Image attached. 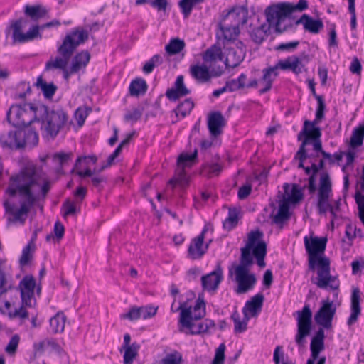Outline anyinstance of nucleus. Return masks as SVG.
<instances>
[{"instance_id":"f257e3e1","label":"nucleus","mask_w":364,"mask_h":364,"mask_svg":"<svg viewBox=\"0 0 364 364\" xmlns=\"http://www.w3.org/2000/svg\"><path fill=\"white\" fill-rule=\"evenodd\" d=\"M50 188V182L41 177L33 164L11 176L6 190L9 198L4 202L6 213L11 216L9 220L23 224L40 193L45 197Z\"/></svg>"},{"instance_id":"f03ea898","label":"nucleus","mask_w":364,"mask_h":364,"mask_svg":"<svg viewBox=\"0 0 364 364\" xmlns=\"http://www.w3.org/2000/svg\"><path fill=\"white\" fill-rule=\"evenodd\" d=\"M304 246L309 255V269L315 270L317 267V277L311 279L312 283L318 288L338 290L340 282L337 277L331 276L330 272V259L326 257H321L326 250L327 239L318 237L311 235L304 238Z\"/></svg>"},{"instance_id":"7ed1b4c3","label":"nucleus","mask_w":364,"mask_h":364,"mask_svg":"<svg viewBox=\"0 0 364 364\" xmlns=\"http://www.w3.org/2000/svg\"><path fill=\"white\" fill-rule=\"evenodd\" d=\"M88 37V30L82 28H75L67 33L57 49L58 55L51 58L46 62L45 71L62 70L65 80H68L71 75L77 73L72 71L71 66L68 69V65L75 50L80 44L84 43Z\"/></svg>"},{"instance_id":"20e7f679","label":"nucleus","mask_w":364,"mask_h":364,"mask_svg":"<svg viewBox=\"0 0 364 364\" xmlns=\"http://www.w3.org/2000/svg\"><path fill=\"white\" fill-rule=\"evenodd\" d=\"M294 11L293 4L282 2L276 5L269 6L266 9L267 21L269 25L275 27V31L282 33L292 27L291 23H285L287 18Z\"/></svg>"},{"instance_id":"39448f33","label":"nucleus","mask_w":364,"mask_h":364,"mask_svg":"<svg viewBox=\"0 0 364 364\" xmlns=\"http://www.w3.org/2000/svg\"><path fill=\"white\" fill-rule=\"evenodd\" d=\"M68 114L62 109L58 108L50 110L46 107V113L43 114L41 122V130L46 136L54 139L60 131L68 124Z\"/></svg>"},{"instance_id":"423d86ee","label":"nucleus","mask_w":364,"mask_h":364,"mask_svg":"<svg viewBox=\"0 0 364 364\" xmlns=\"http://www.w3.org/2000/svg\"><path fill=\"white\" fill-rule=\"evenodd\" d=\"M184 304H181L178 309L181 310L179 323L182 327L189 330L191 334H200L208 332L214 328L215 323L212 320L205 319L203 321H192L191 308H185Z\"/></svg>"},{"instance_id":"0eeeda50","label":"nucleus","mask_w":364,"mask_h":364,"mask_svg":"<svg viewBox=\"0 0 364 364\" xmlns=\"http://www.w3.org/2000/svg\"><path fill=\"white\" fill-rule=\"evenodd\" d=\"M331 191L330 176L328 173H324L321 176L318 188L317 208L319 214H325L329 210L332 216H335L334 207H333V205H331L328 201Z\"/></svg>"},{"instance_id":"6e6552de","label":"nucleus","mask_w":364,"mask_h":364,"mask_svg":"<svg viewBox=\"0 0 364 364\" xmlns=\"http://www.w3.org/2000/svg\"><path fill=\"white\" fill-rule=\"evenodd\" d=\"M295 314L297 315V333L295 341L298 345L301 346L311 330L312 311L310 306L306 304L301 311H297Z\"/></svg>"},{"instance_id":"1a4fd4ad","label":"nucleus","mask_w":364,"mask_h":364,"mask_svg":"<svg viewBox=\"0 0 364 364\" xmlns=\"http://www.w3.org/2000/svg\"><path fill=\"white\" fill-rule=\"evenodd\" d=\"M233 273L235 274V281L237 283L235 292L237 294H245L255 287L257 283V277L254 273L245 269L243 267L239 269L230 268L229 269L230 276H232Z\"/></svg>"},{"instance_id":"9d476101","label":"nucleus","mask_w":364,"mask_h":364,"mask_svg":"<svg viewBox=\"0 0 364 364\" xmlns=\"http://www.w3.org/2000/svg\"><path fill=\"white\" fill-rule=\"evenodd\" d=\"M263 233L259 230L251 231L248 234L247 242L245 247L252 249L253 255L257 259L259 267H264V257L267 254V245L265 242L261 240Z\"/></svg>"},{"instance_id":"9b49d317","label":"nucleus","mask_w":364,"mask_h":364,"mask_svg":"<svg viewBox=\"0 0 364 364\" xmlns=\"http://www.w3.org/2000/svg\"><path fill=\"white\" fill-rule=\"evenodd\" d=\"M28 24V21L26 19L20 18L13 22L11 27L13 29V39L14 41L18 43H25L32 41L36 38L41 37L39 33V26H33L30 30L26 33H22V29L24 28Z\"/></svg>"},{"instance_id":"f8f14e48","label":"nucleus","mask_w":364,"mask_h":364,"mask_svg":"<svg viewBox=\"0 0 364 364\" xmlns=\"http://www.w3.org/2000/svg\"><path fill=\"white\" fill-rule=\"evenodd\" d=\"M225 60V64L228 68L238 66L246 55V47L242 41H237L232 46L224 45Z\"/></svg>"},{"instance_id":"ddd939ff","label":"nucleus","mask_w":364,"mask_h":364,"mask_svg":"<svg viewBox=\"0 0 364 364\" xmlns=\"http://www.w3.org/2000/svg\"><path fill=\"white\" fill-rule=\"evenodd\" d=\"M336 311V308L332 301H329L328 299L323 300L321 306L314 316L316 323L325 328H330Z\"/></svg>"},{"instance_id":"4468645a","label":"nucleus","mask_w":364,"mask_h":364,"mask_svg":"<svg viewBox=\"0 0 364 364\" xmlns=\"http://www.w3.org/2000/svg\"><path fill=\"white\" fill-rule=\"evenodd\" d=\"M36 286V279L32 275H26L19 282L18 289L21 292V303L29 307L36 304L34 289Z\"/></svg>"},{"instance_id":"2eb2a0df","label":"nucleus","mask_w":364,"mask_h":364,"mask_svg":"<svg viewBox=\"0 0 364 364\" xmlns=\"http://www.w3.org/2000/svg\"><path fill=\"white\" fill-rule=\"evenodd\" d=\"M46 113V106L43 104H24V114L21 118V127L30 125L35 121L40 122Z\"/></svg>"},{"instance_id":"dca6fc26","label":"nucleus","mask_w":364,"mask_h":364,"mask_svg":"<svg viewBox=\"0 0 364 364\" xmlns=\"http://www.w3.org/2000/svg\"><path fill=\"white\" fill-rule=\"evenodd\" d=\"M248 16L249 11L247 8L243 6H237L229 10L221 21L229 22L233 27L240 28V26L247 23Z\"/></svg>"},{"instance_id":"f3484780","label":"nucleus","mask_w":364,"mask_h":364,"mask_svg":"<svg viewBox=\"0 0 364 364\" xmlns=\"http://www.w3.org/2000/svg\"><path fill=\"white\" fill-rule=\"evenodd\" d=\"M223 279V271L221 262H218L215 269L209 274L201 277L203 289L208 291H215Z\"/></svg>"},{"instance_id":"a211bd4d","label":"nucleus","mask_w":364,"mask_h":364,"mask_svg":"<svg viewBox=\"0 0 364 364\" xmlns=\"http://www.w3.org/2000/svg\"><path fill=\"white\" fill-rule=\"evenodd\" d=\"M208 249V244L204 245L203 235L192 239L188 249V257L191 259H200Z\"/></svg>"},{"instance_id":"6ab92c4d","label":"nucleus","mask_w":364,"mask_h":364,"mask_svg":"<svg viewBox=\"0 0 364 364\" xmlns=\"http://www.w3.org/2000/svg\"><path fill=\"white\" fill-rule=\"evenodd\" d=\"M21 135L22 133L20 132V130L2 133L0 135V144L3 148L21 149L22 148Z\"/></svg>"},{"instance_id":"aec40b11","label":"nucleus","mask_w":364,"mask_h":364,"mask_svg":"<svg viewBox=\"0 0 364 364\" xmlns=\"http://www.w3.org/2000/svg\"><path fill=\"white\" fill-rule=\"evenodd\" d=\"M190 74L198 83H205L210 80L213 76H220L222 73L212 75L209 68L205 65L196 64L190 67Z\"/></svg>"},{"instance_id":"412c9836","label":"nucleus","mask_w":364,"mask_h":364,"mask_svg":"<svg viewBox=\"0 0 364 364\" xmlns=\"http://www.w3.org/2000/svg\"><path fill=\"white\" fill-rule=\"evenodd\" d=\"M225 125L226 120L220 112H214L209 114L208 127L211 135L214 136L220 135Z\"/></svg>"},{"instance_id":"4be33fe9","label":"nucleus","mask_w":364,"mask_h":364,"mask_svg":"<svg viewBox=\"0 0 364 364\" xmlns=\"http://www.w3.org/2000/svg\"><path fill=\"white\" fill-rule=\"evenodd\" d=\"M191 90L188 89L184 84V78L183 75H178L174 83V86L168 89L166 96L171 101H176L181 97H184L190 94Z\"/></svg>"},{"instance_id":"5701e85b","label":"nucleus","mask_w":364,"mask_h":364,"mask_svg":"<svg viewBox=\"0 0 364 364\" xmlns=\"http://www.w3.org/2000/svg\"><path fill=\"white\" fill-rule=\"evenodd\" d=\"M318 123L315 122V121L305 120L303 129L298 134V139L301 140L302 136H304V140H307L308 144H309L311 140L321 138V129L316 126Z\"/></svg>"},{"instance_id":"b1692460","label":"nucleus","mask_w":364,"mask_h":364,"mask_svg":"<svg viewBox=\"0 0 364 364\" xmlns=\"http://www.w3.org/2000/svg\"><path fill=\"white\" fill-rule=\"evenodd\" d=\"M264 296L262 293H258L247 301L242 309L244 315L252 317L256 316L262 310Z\"/></svg>"},{"instance_id":"393cba45","label":"nucleus","mask_w":364,"mask_h":364,"mask_svg":"<svg viewBox=\"0 0 364 364\" xmlns=\"http://www.w3.org/2000/svg\"><path fill=\"white\" fill-rule=\"evenodd\" d=\"M275 66L277 70L279 68L284 70H290L296 75L301 73L304 67L301 59L296 55L278 61Z\"/></svg>"},{"instance_id":"a878e982","label":"nucleus","mask_w":364,"mask_h":364,"mask_svg":"<svg viewBox=\"0 0 364 364\" xmlns=\"http://www.w3.org/2000/svg\"><path fill=\"white\" fill-rule=\"evenodd\" d=\"M295 24H302L305 31L314 34L318 33L323 28V23L321 19H314L306 14H303Z\"/></svg>"},{"instance_id":"bb28decb","label":"nucleus","mask_w":364,"mask_h":364,"mask_svg":"<svg viewBox=\"0 0 364 364\" xmlns=\"http://www.w3.org/2000/svg\"><path fill=\"white\" fill-rule=\"evenodd\" d=\"M360 291L358 287L353 288V292L351 294V306L350 310L351 314L350 317L348 319V325L351 326L355 323L359 315L361 312L360 305Z\"/></svg>"},{"instance_id":"cd10ccee","label":"nucleus","mask_w":364,"mask_h":364,"mask_svg":"<svg viewBox=\"0 0 364 364\" xmlns=\"http://www.w3.org/2000/svg\"><path fill=\"white\" fill-rule=\"evenodd\" d=\"M218 26L223 40L228 43L235 41L240 33V28L233 27L229 22L220 21Z\"/></svg>"},{"instance_id":"c85d7f7f","label":"nucleus","mask_w":364,"mask_h":364,"mask_svg":"<svg viewBox=\"0 0 364 364\" xmlns=\"http://www.w3.org/2000/svg\"><path fill=\"white\" fill-rule=\"evenodd\" d=\"M262 72V82L264 85V87L259 91L260 94H264L270 90L274 80L278 75L277 69L275 65L264 69Z\"/></svg>"},{"instance_id":"c756f323","label":"nucleus","mask_w":364,"mask_h":364,"mask_svg":"<svg viewBox=\"0 0 364 364\" xmlns=\"http://www.w3.org/2000/svg\"><path fill=\"white\" fill-rule=\"evenodd\" d=\"M90 60V54L87 50H82L77 53L72 59L71 67L73 72L78 73L84 69Z\"/></svg>"},{"instance_id":"7c9ffc66","label":"nucleus","mask_w":364,"mask_h":364,"mask_svg":"<svg viewBox=\"0 0 364 364\" xmlns=\"http://www.w3.org/2000/svg\"><path fill=\"white\" fill-rule=\"evenodd\" d=\"M24 114L23 105H12L7 112V120L14 127H21V118Z\"/></svg>"},{"instance_id":"2f4dec72","label":"nucleus","mask_w":364,"mask_h":364,"mask_svg":"<svg viewBox=\"0 0 364 364\" xmlns=\"http://www.w3.org/2000/svg\"><path fill=\"white\" fill-rule=\"evenodd\" d=\"M48 10L41 4L26 5L24 13L33 20H38L48 14Z\"/></svg>"},{"instance_id":"473e14b6","label":"nucleus","mask_w":364,"mask_h":364,"mask_svg":"<svg viewBox=\"0 0 364 364\" xmlns=\"http://www.w3.org/2000/svg\"><path fill=\"white\" fill-rule=\"evenodd\" d=\"M100 172L98 171V169H94L92 171L90 168L86 169L85 171H77L76 172L77 175H78L81 178L85 177H91L92 184L96 187L100 188L101 187V184L105 183L107 181V178L105 176L100 175Z\"/></svg>"},{"instance_id":"72a5a7b5","label":"nucleus","mask_w":364,"mask_h":364,"mask_svg":"<svg viewBox=\"0 0 364 364\" xmlns=\"http://www.w3.org/2000/svg\"><path fill=\"white\" fill-rule=\"evenodd\" d=\"M273 25H268L266 23H262L257 28H253L250 31V36L251 39L257 44H261L266 37L267 36V32L269 31V28Z\"/></svg>"},{"instance_id":"f704fd0d","label":"nucleus","mask_w":364,"mask_h":364,"mask_svg":"<svg viewBox=\"0 0 364 364\" xmlns=\"http://www.w3.org/2000/svg\"><path fill=\"white\" fill-rule=\"evenodd\" d=\"M66 321L65 314L59 311L50 319V328L53 333H61L64 331Z\"/></svg>"},{"instance_id":"c9c22d12","label":"nucleus","mask_w":364,"mask_h":364,"mask_svg":"<svg viewBox=\"0 0 364 364\" xmlns=\"http://www.w3.org/2000/svg\"><path fill=\"white\" fill-rule=\"evenodd\" d=\"M289 188L290 186L289 184H284V193L285 195H287V197L284 196L282 201H288V204L290 202L293 203H296L299 201H300L303 198V193L301 190L299 188V186L296 184H294L292 186L290 194L288 193Z\"/></svg>"},{"instance_id":"e433bc0d","label":"nucleus","mask_w":364,"mask_h":364,"mask_svg":"<svg viewBox=\"0 0 364 364\" xmlns=\"http://www.w3.org/2000/svg\"><path fill=\"white\" fill-rule=\"evenodd\" d=\"M147 88L148 86L144 80L136 78L131 82L129 91L131 96L139 97L144 95Z\"/></svg>"},{"instance_id":"4c0bfd02","label":"nucleus","mask_w":364,"mask_h":364,"mask_svg":"<svg viewBox=\"0 0 364 364\" xmlns=\"http://www.w3.org/2000/svg\"><path fill=\"white\" fill-rule=\"evenodd\" d=\"M36 85L40 88L46 98H52L58 87L53 82L47 83L43 80L42 76L37 78Z\"/></svg>"},{"instance_id":"58836bf2","label":"nucleus","mask_w":364,"mask_h":364,"mask_svg":"<svg viewBox=\"0 0 364 364\" xmlns=\"http://www.w3.org/2000/svg\"><path fill=\"white\" fill-rule=\"evenodd\" d=\"M289 218V206L288 201H282L279 204L277 213L273 217V223L278 225L283 224Z\"/></svg>"},{"instance_id":"ea45409f","label":"nucleus","mask_w":364,"mask_h":364,"mask_svg":"<svg viewBox=\"0 0 364 364\" xmlns=\"http://www.w3.org/2000/svg\"><path fill=\"white\" fill-rule=\"evenodd\" d=\"M203 59L205 62L222 61L223 60V53L221 48L215 44L212 46L204 53Z\"/></svg>"},{"instance_id":"a19ab883","label":"nucleus","mask_w":364,"mask_h":364,"mask_svg":"<svg viewBox=\"0 0 364 364\" xmlns=\"http://www.w3.org/2000/svg\"><path fill=\"white\" fill-rule=\"evenodd\" d=\"M22 133L21 135V144L22 148L26 146L33 147L36 146L38 142V135L37 132L32 129L20 130Z\"/></svg>"},{"instance_id":"79ce46f5","label":"nucleus","mask_w":364,"mask_h":364,"mask_svg":"<svg viewBox=\"0 0 364 364\" xmlns=\"http://www.w3.org/2000/svg\"><path fill=\"white\" fill-rule=\"evenodd\" d=\"M251 249L247 247L241 248V256L240 264L235 265L233 269H239L243 267L246 270H250V267L253 264V257L251 255Z\"/></svg>"},{"instance_id":"37998d69","label":"nucleus","mask_w":364,"mask_h":364,"mask_svg":"<svg viewBox=\"0 0 364 364\" xmlns=\"http://www.w3.org/2000/svg\"><path fill=\"white\" fill-rule=\"evenodd\" d=\"M231 318L234 321L235 333H242L247 329V323L250 320V316L244 315L242 320L240 319V315L238 311H235Z\"/></svg>"},{"instance_id":"c03bdc74","label":"nucleus","mask_w":364,"mask_h":364,"mask_svg":"<svg viewBox=\"0 0 364 364\" xmlns=\"http://www.w3.org/2000/svg\"><path fill=\"white\" fill-rule=\"evenodd\" d=\"M364 139V124L355 127L350 137V146L356 148L363 145Z\"/></svg>"},{"instance_id":"a18cd8bd","label":"nucleus","mask_w":364,"mask_h":364,"mask_svg":"<svg viewBox=\"0 0 364 364\" xmlns=\"http://www.w3.org/2000/svg\"><path fill=\"white\" fill-rule=\"evenodd\" d=\"M185 48V43L178 38H172L165 46V50L169 55L179 53Z\"/></svg>"},{"instance_id":"49530a36","label":"nucleus","mask_w":364,"mask_h":364,"mask_svg":"<svg viewBox=\"0 0 364 364\" xmlns=\"http://www.w3.org/2000/svg\"><path fill=\"white\" fill-rule=\"evenodd\" d=\"M36 250V245L28 244L22 250L19 258V264L21 267L28 265L33 259V253Z\"/></svg>"},{"instance_id":"de8ad7c7","label":"nucleus","mask_w":364,"mask_h":364,"mask_svg":"<svg viewBox=\"0 0 364 364\" xmlns=\"http://www.w3.org/2000/svg\"><path fill=\"white\" fill-rule=\"evenodd\" d=\"M168 183L173 186L178 184L181 186H185L188 183V179L185 173L184 168L177 167L175 176L170 179Z\"/></svg>"},{"instance_id":"09e8293b","label":"nucleus","mask_w":364,"mask_h":364,"mask_svg":"<svg viewBox=\"0 0 364 364\" xmlns=\"http://www.w3.org/2000/svg\"><path fill=\"white\" fill-rule=\"evenodd\" d=\"M193 107V102L191 99H186L177 106L174 112L177 117L181 115L182 117H185L190 114Z\"/></svg>"},{"instance_id":"8fccbe9b","label":"nucleus","mask_w":364,"mask_h":364,"mask_svg":"<svg viewBox=\"0 0 364 364\" xmlns=\"http://www.w3.org/2000/svg\"><path fill=\"white\" fill-rule=\"evenodd\" d=\"M72 153L58 152L53 156V161L59 166L58 171L60 172L63 167L72 160Z\"/></svg>"},{"instance_id":"3c124183","label":"nucleus","mask_w":364,"mask_h":364,"mask_svg":"<svg viewBox=\"0 0 364 364\" xmlns=\"http://www.w3.org/2000/svg\"><path fill=\"white\" fill-rule=\"evenodd\" d=\"M163 63V58L159 55H154L151 59H149L146 63L144 65L142 70L146 74H149L152 73L154 68L158 66Z\"/></svg>"},{"instance_id":"603ef678","label":"nucleus","mask_w":364,"mask_h":364,"mask_svg":"<svg viewBox=\"0 0 364 364\" xmlns=\"http://www.w3.org/2000/svg\"><path fill=\"white\" fill-rule=\"evenodd\" d=\"M124 354L123 356L124 363L133 362L138 355L139 345L136 343H133L131 346L124 348Z\"/></svg>"},{"instance_id":"864d4df0","label":"nucleus","mask_w":364,"mask_h":364,"mask_svg":"<svg viewBox=\"0 0 364 364\" xmlns=\"http://www.w3.org/2000/svg\"><path fill=\"white\" fill-rule=\"evenodd\" d=\"M204 0H181L178 5L185 17H188L193 8L198 4L203 2Z\"/></svg>"},{"instance_id":"5fc2aeb1","label":"nucleus","mask_w":364,"mask_h":364,"mask_svg":"<svg viewBox=\"0 0 364 364\" xmlns=\"http://www.w3.org/2000/svg\"><path fill=\"white\" fill-rule=\"evenodd\" d=\"M144 112V107L139 106L138 107L133 108L126 112L124 115V121L128 122L134 123L141 119Z\"/></svg>"},{"instance_id":"6e6d98bb","label":"nucleus","mask_w":364,"mask_h":364,"mask_svg":"<svg viewBox=\"0 0 364 364\" xmlns=\"http://www.w3.org/2000/svg\"><path fill=\"white\" fill-rule=\"evenodd\" d=\"M197 157V151L195 150L192 154L183 153L180 154L177 160V166L180 168H185L190 166Z\"/></svg>"},{"instance_id":"4d7b16f0","label":"nucleus","mask_w":364,"mask_h":364,"mask_svg":"<svg viewBox=\"0 0 364 364\" xmlns=\"http://www.w3.org/2000/svg\"><path fill=\"white\" fill-rule=\"evenodd\" d=\"M238 221V210L236 208H230L228 216L223 223L225 228L231 229L235 227Z\"/></svg>"},{"instance_id":"13d9d810","label":"nucleus","mask_w":364,"mask_h":364,"mask_svg":"<svg viewBox=\"0 0 364 364\" xmlns=\"http://www.w3.org/2000/svg\"><path fill=\"white\" fill-rule=\"evenodd\" d=\"M205 315V307L203 301H197L192 311V321H198Z\"/></svg>"},{"instance_id":"bf43d9fd","label":"nucleus","mask_w":364,"mask_h":364,"mask_svg":"<svg viewBox=\"0 0 364 364\" xmlns=\"http://www.w3.org/2000/svg\"><path fill=\"white\" fill-rule=\"evenodd\" d=\"M163 359L166 364H183V362L182 354L176 350L168 353Z\"/></svg>"},{"instance_id":"052dcab7","label":"nucleus","mask_w":364,"mask_h":364,"mask_svg":"<svg viewBox=\"0 0 364 364\" xmlns=\"http://www.w3.org/2000/svg\"><path fill=\"white\" fill-rule=\"evenodd\" d=\"M6 290H4L0 293V312L1 314H7L9 315V312L11 308V301L6 299Z\"/></svg>"},{"instance_id":"680f3d73","label":"nucleus","mask_w":364,"mask_h":364,"mask_svg":"<svg viewBox=\"0 0 364 364\" xmlns=\"http://www.w3.org/2000/svg\"><path fill=\"white\" fill-rule=\"evenodd\" d=\"M122 319H128L131 321H136L141 318L139 307L132 306L129 311L120 316Z\"/></svg>"},{"instance_id":"e2e57ef3","label":"nucleus","mask_w":364,"mask_h":364,"mask_svg":"<svg viewBox=\"0 0 364 364\" xmlns=\"http://www.w3.org/2000/svg\"><path fill=\"white\" fill-rule=\"evenodd\" d=\"M316 100L318 107L316 112V118L314 121H315V122H319L324 117L326 105L323 97H316Z\"/></svg>"},{"instance_id":"0e129e2a","label":"nucleus","mask_w":364,"mask_h":364,"mask_svg":"<svg viewBox=\"0 0 364 364\" xmlns=\"http://www.w3.org/2000/svg\"><path fill=\"white\" fill-rule=\"evenodd\" d=\"M157 307L151 306H140L139 311L141 318L147 319L154 316L157 312Z\"/></svg>"},{"instance_id":"69168bd1","label":"nucleus","mask_w":364,"mask_h":364,"mask_svg":"<svg viewBox=\"0 0 364 364\" xmlns=\"http://www.w3.org/2000/svg\"><path fill=\"white\" fill-rule=\"evenodd\" d=\"M311 169L312 170L313 173L311 175V176L309 177V191L310 193H313L316 190V173L319 171V168L316 164H313L311 165Z\"/></svg>"},{"instance_id":"338daca9","label":"nucleus","mask_w":364,"mask_h":364,"mask_svg":"<svg viewBox=\"0 0 364 364\" xmlns=\"http://www.w3.org/2000/svg\"><path fill=\"white\" fill-rule=\"evenodd\" d=\"M313 146L314 149L316 151H320L322 156L329 161L330 164H333L334 161L332 159V155L329 153L326 152L322 149V144L321 141V138L313 139Z\"/></svg>"},{"instance_id":"774afa93","label":"nucleus","mask_w":364,"mask_h":364,"mask_svg":"<svg viewBox=\"0 0 364 364\" xmlns=\"http://www.w3.org/2000/svg\"><path fill=\"white\" fill-rule=\"evenodd\" d=\"M225 345L221 343L217 348L212 364H223L225 360Z\"/></svg>"}]
</instances>
